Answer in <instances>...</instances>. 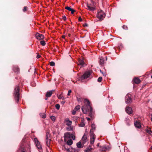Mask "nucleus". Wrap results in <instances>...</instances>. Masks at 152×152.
<instances>
[{"instance_id": "nucleus-63", "label": "nucleus", "mask_w": 152, "mask_h": 152, "mask_svg": "<svg viewBox=\"0 0 152 152\" xmlns=\"http://www.w3.org/2000/svg\"><path fill=\"white\" fill-rule=\"evenodd\" d=\"M59 142L61 144V143L62 142H60V141H59Z\"/></svg>"}, {"instance_id": "nucleus-30", "label": "nucleus", "mask_w": 152, "mask_h": 152, "mask_svg": "<svg viewBox=\"0 0 152 152\" xmlns=\"http://www.w3.org/2000/svg\"><path fill=\"white\" fill-rule=\"evenodd\" d=\"M80 105H78L76 106L75 109L74 110H75L76 111H77L78 110H79L80 109Z\"/></svg>"}, {"instance_id": "nucleus-6", "label": "nucleus", "mask_w": 152, "mask_h": 152, "mask_svg": "<svg viewBox=\"0 0 152 152\" xmlns=\"http://www.w3.org/2000/svg\"><path fill=\"white\" fill-rule=\"evenodd\" d=\"M34 141L36 147L39 151H42V147L40 144V142L38 140L37 138H35L34 139Z\"/></svg>"}, {"instance_id": "nucleus-25", "label": "nucleus", "mask_w": 152, "mask_h": 152, "mask_svg": "<svg viewBox=\"0 0 152 152\" xmlns=\"http://www.w3.org/2000/svg\"><path fill=\"white\" fill-rule=\"evenodd\" d=\"M77 148H82L83 146H82L81 143V142L80 141L76 144Z\"/></svg>"}, {"instance_id": "nucleus-32", "label": "nucleus", "mask_w": 152, "mask_h": 152, "mask_svg": "<svg viewBox=\"0 0 152 152\" xmlns=\"http://www.w3.org/2000/svg\"><path fill=\"white\" fill-rule=\"evenodd\" d=\"M86 139L87 137L86 136V135L85 134H84L82 137V140L84 142H86Z\"/></svg>"}, {"instance_id": "nucleus-50", "label": "nucleus", "mask_w": 152, "mask_h": 152, "mask_svg": "<svg viewBox=\"0 0 152 152\" xmlns=\"http://www.w3.org/2000/svg\"><path fill=\"white\" fill-rule=\"evenodd\" d=\"M88 26V25L87 23H85V24L83 25V26L84 27H85V26Z\"/></svg>"}, {"instance_id": "nucleus-36", "label": "nucleus", "mask_w": 152, "mask_h": 152, "mask_svg": "<svg viewBox=\"0 0 152 152\" xmlns=\"http://www.w3.org/2000/svg\"><path fill=\"white\" fill-rule=\"evenodd\" d=\"M55 107L57 110H59L60 109V105L59 104H57L56 105Z\"/></svg>"}, {"instance_id": "nucleus-20", "label": "nucleus", "mask_w": 152, "mask_h": 152, "mask_svg": "<svg viewBox=\"0 0 152 152\" xmlns=\"http://www.w3.org/2000/svg\"><path fill=\"white\" fill-rule=\"evenodd\" d=\"M84 121V119L83 118H82L81 120V123L80 124H79V126L81 127H84L85 126V124Z\"/></svg>"}, {"instance_id": "nucleus-41", "label": "nucleus", "mask_w": 152, "mask_h": 152, "mask_svg": "<svg viewBox=\"0 0 152 152\" xmlns=\"http://www.w3.org/2000/svg\"><path fill=\"white\" fill-rule=\"evenodd\" d=\"M50 118L51 119V120L53 121H54L55 120L56 118L54 116H51Z\"/></svg>"}, {"instance_id": "nucleus-8", "label": "nucleus", "mask_w": 152, "mask_h": 152, "mask_svg": "<svg viewBox=\"0 0 152 152\" xmlns=\"http://www.w3.org/2000/svg\"><path fill=\"white\" fill-rule=\"evenodd\" d=\"M132 101V98L130 95L127 94L126 96V103H131Z\"/></svg>"}, {"instance_id": "nucleus-4", "label": "nucleus", "mask_w": 152, "mask_h": 152, "mask_svg": "<svg viewBox=\"0 0 152 152\" xmlns=\"http://www.w3.org/2000/svg\"><path fill=\"white\" fill-rule=\"evenodd\" d=\"M91 74V73L90 72L87 71L82 76L79 77L78 80L81 82L83 81V80L89 77Z\"/></svg>"}, {"instance_id": "nucleus-53", "label": "nucleus", "mask_w": 152, "mask_h": 152, "mask_svg": "<svg viewBox=\"0 0 152 152\" xmlns=\"http://www.w3.org/2000/svg\"><path fill=\"white\" fill-rule=\"evenodd\" d=\"M78 118H79V117H77V116L75 117V118L76 120H77V119H78Z\"/></svg>"}, {"instance_id": "nucleus-43", "label": "nucleus", "mask_w": 152, "mask_h": 152, "mask_svg": "<svg viewBox=\"0 0 152 152\" xmlns=\"http://www.w3.org/2000/svg\"><path fill=\"white\" fill-rule=\"evenodd\" d=\"M62 19L64 20L65 21L66 20V17L64 15L62 16Z\"/></svg>"}, {"instance_id": "nucleus-51", "label": "nucleus", "mask_w": 152, "mask_h": 152, "mask_svg": "<svg viewBox=\"0 0 152 152\" xmlns=\"http://www.w3.org/2000/svg\"><path fill=\"white\" fill-rule=\"evenodd\" d=\"M40 57V56L39 55H38L37 56V58H39Z\"/></svg>"}, {"instance_id": "nucleus-55", "label": "nucleus", "mask_w": 152, "mask_h": 152, "mask_svg": "<svg viewBox=\"0 0 152 152\" xmlns=\"http://www.w3.org/2000/svg\"><path fill=\"white\" fill-rule=\"evenodd\" d=\"M79 148H77V151L76 152H78V151H79L80 150V149H79Z\"/></svg>"}, {"instance_id": "nucleus-27", "label": "nucleus", "mask_w": 152, "mask_h": 152, "mask_svg": "<svg viewBox=\"0 0 152 152\" xmlns=\"http://www.w3.org/2000/svg\"><path fill=\"white\" fill-rule=\"evenodd\" d=\"M50 138V134L49 132H47L46 134V139Z\"/></svg>"}, {"instance_id": "nucleus-48", "label": "nucleus", "mask_w": 152, "mask_h": 152, "mask_svg": "<svg viewBox=\"0 0 152 152\" xmlns=\"http://www.w3.org/2000/svg\"><path fill=\"white\" fill-rule=\"evenodd\" d=\"M78 20L80 21H82V18H81V17H80L79 18Z\"/></svg>"}, {"instance_id": "nucleus-3", "label": "nucleus", "mask_w": 152, "mask_h": 152, "mask_svg": "<svg viewBox=\"0 0 152 152\" xmlns=\"http://www.w3.org/2000/svg\"><path fill=\"white\" fill-rule=\"evenodd\" d=\"M26 149H27V150H28V151H30V145L28 144H27L26 146V147H25L24 145H22L20 146L18 151L19 152H26Z\"/></svg>"}, {"instance_id": "nucleus-17", "label": "nucleus", "mask_w": 152, "mask_h": 152, "mask_svg": "<svg viewBox=\"0 0 152 152\" xmlns=\"http://www.w3.org/2000/svg\"><path fill=\"white\" fill-rule=\"evenodd\" d=\"M135 126L137 128H139L141 127V124L140 122L136 121L134 123Z\"/></svg>"}, {"instance_id": "nucleus-57", "label": "nucleus", "mask_w": 152, "mask_h": 152, "mask_svg": "<svg viewBox=\"0 0 152 152\" xmlns=\"http://www.w3.org/2000/svg\"><path fill=\"white\" fill-rule=\"evenodd\" d=\"M91 2L92 3V4L93 5H94V2L93 1H91Z\"/></svg>"}, {"instance_id": "nucleus-45", "label": "nucleus", "mask_w": 152, "mask_h": 152, "mask_svg": "<svg viewBox=\"0 0 152 152\" xmlns=\"http://www.w3.org/2000/svg\"><path fill=\"white\" fill-rule=\"evenodd\" d=\"M72 92V91L71 90H69L68 91V93L67 94V95L69 96L70 95V93H71Z\"/></svg>"}, {"instance_id": "nucleus-13", "label": "nucleus", "mask_w": 152, "mask_h": 152, "mask_svg": "<svg viewBox=\"0 0 152 152\" xmlns=\"http://www.w3.org/2000/svg\"><path fill=\"white\" fill-rule=\"evenodd\" d=\"M54 91V90H52L47 91L46 94L45 96L47 97H50L53 94V92Z\"/></svg>"}, {"instance_id": "nucleus-9", "label": "nucleus", "mask_w": 152, "mask_h": 152, "mask_svg": "<svg viewBox=\"0 0 152 152\" xmlns=\"http://www.w3.org/2000/svg\"><path fill=\"white\" fill-rule=\"evenodd\" d=\"M36 36L37 39L39 40L43 39L44 38V35L40 34L38 33H37L36 34Z\"/></svg>"}, {"instance_id": "nucleus-39", "label": "nucleus", "mask_w": 152, "mask_h": 152, "mask_svg": "<svg viewBox=\"0 0 152 152\" xmlns=\"http://www.w3.org/2000/svg\"><path fill=\"white\" fill-rule=\"evenodd\" d=\"M72 122L71 121H69L68 122H67L66 123V124L68 126H70L72 124Z\"/></svg>"}, {"instance_id": "nucleus-14", "label": "nucleus", "mask_w": 152, "mask_h": 152, "mask_svg": "<svg viewBox=\"0 0 152 152\" xmlns=\"http://www.w3.org/2000/svg\"><path fill=\"white\" fill-rule=\"evenodd\" d=\"M65 9L68 10L69 11L71 12V14H72L74 12H76V10L71 8L70 7H65Z\"/></svg>"}, {"instance_id": "nucleus-16", "label": "nucleus", "mask_w": 152, "mask_h": 152, "mask_svg": "<svg viewBox=\"0 0 152 152\" xmlns=\"http://www.w3.org/2000/svg\"><path fill=\"white\" fill-rule=\"evenodd\" d=\"M13 69L15 72L17 73H18L19 72L20 69L17 66H14Z\"/></svg>"}, {"instance_id": "nucleus-23", "label": "nucleus", "mask_w": 152, "mask_h": 152, "mask_svg": "<svg viewBox=\"0 0 152 152\" xmlns=\"http://www.w3.org/2000/svg\"><path fill=\"white\" fill-rule=\"evenodd\" d=\"M104 59L102 57L100 58V60L99 61V64L100 65H102L104 63Z\"/></svg>"}, {"instance_id": "nucleus-34", "label": "nucleus", "mask_w": 152, "mask_h": 152, "mask_svg": "<svg viewBox=\"0 0 152 152\" xmlns=\"http://www.w3.org/2000/svg\"><path fill=\"white\" fill-rule=\"evenodd\" d=\"M58 98L59 99H65V98L63 96H62L61 94H60L58 96Z\"/></svg>"}, {"instance_id": "nucleus-24", "label": "nucleus", "mask_w": 152, "mask_h": 152, "mask_svg": "<svg viewBox=\"0 0 152 152\" xmlns=\"http://www.w3.org/2000/svg\"><path fill=\"white\" fill-rule=\"evenodd\" d=\"M73 142L71 139H69L67 142V143H66L69 145H71L73 143Z\"/></svg>"}, {"instance_id": "nucleus-47", "label": "nucleus", "mask_w": 152, "mask_h": 152, "mask_svg": "<svg viewBox=\"0 0 152 152\" xmlns=\"http://www.w3.org/2000/svg\"><path fill=\"white\" fill-rule=\"evenodd\" d=\"M65 122H68L69 121H70L69 120V119L68 118H66V119H65Z\"/></svg>"}, {"instance_id": "nucleus-5", "label": "nucleus", "mask_w": 152, "mask_h": 152, "mask_svg": "<svg viewBox=\"0 0 152 152\" xmlns=\"http://www.w3.org/2000/svg\"><path fill=\"white\" fill-rule=\"evenodd\" d=\"M105 14L103 11L102 10H100L98 12L97 14V17L100 20V21H102L105 18Z\"/></svg>"}, {"instance_id": "nucleus-46", "label": "nucleus", "mask_w": 152, "mask_h": 152, "mask_svg": "<svg viewBox=\"0 0 152 152\" xmlns=\"http://www.w3.org/2000/svg\"><path fill=\"white\" fill-rule=\"evenodd\" d=\"M77 100L79 102L81 101V99L80 98L77 97Z\"/></svg>"}, {"instance_id": "nucleus-12", "label": "nucleus", "mask_w": 152, "mask_h": 152, "mask_svg": "<svg viewBox=\"0 0 152 152\" xmlns=\"http://www.w3.org/2000/svg\"><path fill=\"white\" fill-rule=\"evenodd\" d=\"M133 81L135 84H139L141 82V80L139 78L136 77L134 78Z\"/></svg>"}, {"instance_id": "nucleus-60", "label": "nucleus", "mask_w": 152, "mask_h": 152, "mask_svg": "<svg viewBox=\"0 0 152 152\" xmlns=\"http://www.w3.org/2000/svg\"><path fill=\"white\" fill-rule=\"evenodd\" d=\"M48 97H46L45 98V100H47L48 99Z\"/></svg>"}, {"instance_id": "nucleus-10", "label": "nucleus", "mask_w": 152, "mask_h": 152, "mask_svg": "<svg viewBox=\"0 0 152 152\" xmlns=\"http://www.w3.org/2000/svg\"><path fill=\"white\" fill-rule=\"evenodd\" d=\"M62 149L64 150H66L68 152H70L71 149L68 148V145L66 144H64L62 146Z\"/></svg>"}, {"instance_id": "nucleus-61", "label": "nucleus", "mask_w": 152, "mask_h": 152, "mask_svg": "<svg viewBox=\"0 0 152 152\" xmlns=\"http://www.w3.org/2000/svg\"><path fill=\"white\" fill-rule=\"evenodd\" d=\"M105 59H106V60H107V56H106V57H105Z\"/></svg>"}, {"instance_id": "nucleus-37", "label": "nucleus", "mask_w": 152, "mask_h": 152, "mask_svg": "<svg viewBox=\"0 0 152 152\" xmlns=\"http://www.w3.org/2000/svg\"><path fill=\"white\" fill-rule=\"evenodd\" d=\"M50 64L51 66H54L55 65V63L53 61H51L50 62Z\"/></svg>"}, {"instance_id": "nucleus-59", "label": "nucleus", "mask_w": 152, "mask_h": 152, "mask_svg": "<svg viewBox=\"0 0 152 152\" xmlns=\"http://www.w3.org/2000/svg\"><path fill=\"white\" fill-rule=\"evenodd\" d=\"M65 35H64L62 36V37L63 38H65Z\"/></svg>"}, {"instance_id": "nucleus-35", "label": "nucleus", "mask_w": 152, "mask_h": 152, "mask_svg": "<svg viewBox=\"0 0 152 152\" xmlns=\"http://www.w3.org/2000/svg\"><path fill=\"white\" fill-rule=\"evenodd\" d=\"M146 132L148 134H151L152 133V130H151V129H148L146 130Z\"/></svg>"}, {"instance_id": "nucleus-2", "label": "nucleus", "mask_w": 152, "mask_h": 152, "mask_svg": "<svg viewBox=\"0 0 152 152\" xmlns=\"http://www.w3.org/2000/svg\"><path fill=\"white\" fill-rule=\"evenodd\" d=\"M20 87L18 86H16L14 89V92L13 94L15 102L18 103L20 99Z\"/></svg>"}, {"instance_id": "nucleus-38", "label": "nucleus", "mask_w": 152, "mask_h": 152, "mask_svg": "<svg viewBox=\"0 0 152 152\" xmlns=\"http://www.w3.org/2000/svg\"><path fill=\"white\" fill-rule=\"evenodd\" d=\"M102 80V77H99L98 79V82H100Z\"/></svg>"}, {"instance_id": "nucleus-7", "label": "nucleus", "mask_w": 152, "mask_h": 152, "mask_svg": "<svg viewBox=\"0 0 152 152\" xmlns=\"http://www.w3.org/2000/svg\"><path fill=\"white\" fill-rule=\"evenodd\" d=\"M90 143L91 145H93V144L94 141L95 135L94 134V132L91 131V130H90Z\"/></svg>"}, {"instance_id": "nucleus-44", "label": "nucleus", "mask_w": 152, "mask_h": 152, "mask_svg": "<svg viewBox=\"0 0 152 152\" xmlns=\"http://www.w3.org/2000/svg\"><path fill=\"white\" fill-rule=\"evenodd\" d=\"M76 111H77L74 110L72 113V114L73 115H75V114Z\"/></svg>"}, {"instance_id": "nucleus-62", "label": "nucleus", "mask_w": 152, "mask_h": 152, "mask_svg": "<svg viewBox=\"0 0 152 152\" xmlns=\"http://www.w3.org/2000/svg\"><path fill=\"white\" fill-rule=\"evenodd\" d=\"M60 142H63V140L62 139H61V140Z\"/></svg>"}, {"instance_id": "nucleus-22", "label": "nucleus", "mask_w": 152, "mask_h": 152, "mask_svg": "<svg viewBox=\"0 0 152 152\" xmlns=\"http://www.w3.org/2000/svg\"><path fill=\"white\" fill-rule=\"evenodd\" d=\"M84 64V62L83 60L81 59L79 60L78 63V65L83 66Z\"/></svg>"}, {"instance_id": "nucleus-40", "label": "nucleus", "mask_w": 152, "mask_h": 152, "mask_svg": "<svg viewBox=\"0 0 152 152\" xmlns=\"http://www.w3.org/2000/svg\"><path fill=\"white\" fill-rule=\"evenodd\" d=\"M27 8H28L27 7H24L23 9V11L24 12H25L27 10Z\"/></svg>"}, {"instance_id": "nucleus-64", "label": "nucleus", "mask_w": 152, "mask_h": 152, "mask_svg": "<svg viewBox=\"0 0 152 152\" xmlns=\"http://www.w3.org/2000/svg\"><path fill=\"white\" fill-rule=\"evenodd\" d=\"M68 36H69V37H70V34H68Z\"/></svg>"}, {"instance_id": "nucleus-31", "label": "nucleus", "mask_w": 152, "mask_h": 152, "mask_svg": "<svg viewBox=\"0 0 152 152\" xmlns=\"http://www.w3.org/2000/svg\"><path fill=\"white\" fill-rule=\"evenodd\" d=\"M71 149V150L70 151V152H75L77 151V148H73L72 147L70 148Z\"/></svg>"}, {"instance_id": "nucleus-19", "label": "nucleus", "mask_w": 152, "mask_h": 152, "mask_svg": "<svg viewBox=\"0 0 152 152\" xmlns=\"http://www.w3.org/2000/svg\"><path fill=\"white\" fill-rule=\"evenodd\" d=\"M93 149V148H91L90 146L87 148L85 150H84L85 152H93L92 150Z\"/></svg>"}, {"instance_id": "nucleus-52", "label": "nucleus", "mask_w": 152, "mask_h": 152, "mask_svg": "<svg viewBox=\"0 0 152 152\" xmlns=\"http://www.w3.org/2000/svg\"><path fill=\"white\" fill-rule=\"evenodd\" d=\"M65 102V101H63L62 102H61V103L63 104H64Z\"/></svg>"}, {"instance_id": "nucleus-15", "label": "nucleus", "mask_w": 152, "mask_h": 152, "mask_svg": "<svg viewBox=\"0 0 152 152\" xmlns=\"http://www.w3.org/2000/svg\"><path fill=\"white\" fill-rule=\"evenodd\" d=\"M93 5L91 4H88L87 5V7L88 8V10L90 11H94L95 10V7H91Z\"/></svg>"}, {"instance_id": "nucleus-56", "label": "nucleus", "mask_w": 152, "mask_h": 152, "mask_svg": "<svg viewBox=\"0 0 152 152\" xmlns=\"http://www.w3.org/2000/svg\"><path fill=\"white\" fill-rule=\"evenodd\" d=\"M86 118L87 119L88 121H89L90 120V119L89 118L86 117Z\"/></svg>"}, {"instance_id": "nucleus-58", "label": "nucleus", "mask_w": 152, "mask_h": 152, "mask_svg": "<svg viewBox=\"0 0 152 152\" xmlns=\"http://www.w3.org/2000/svg\"><path fill=\"white\" fill-rule=\"evenodd\" d=\"M99 144L100 143H98L96 145L97 146H98V147H99Z\"/></svg>"}, {"instance_id": "nucleus-54", "label": "nucleus", "mask_w": 152, "mask_h": 152, "mask_svg": "<svg viewBox=\"0 0 152 152\" xmlns=\"http://www.w3.org/2000/svg\"><path fill=\"white\" fill-rule=\"evenodd\" d=\"M67 139V138H64V141L65 142H67V141H66V139Z\"/></svg>"}, {"instance_id": "nucleus-26", "label": "nucleus", "mask_w": 152, "mask_h": 152, "mask_svg": "<svg viewBox=\"0 0 152 152\" xmlns=\"http://www.w3.org/2000/svg\"><path fill=\"white\" fill-rule=\"evenodd\" d=\"M46 141L47 145L48 146H49L50 144V143L51 141L50 138L47 139H46Z\"/></svg>"}, {"instance_id": "nucleus-11", "label": "nucleus", "mask_w": 152, "mask_h": 152, "mask_svg": "<svg viewBox=\"0 0 152 152\" xmlns=\"http://www.w3.org/2000/svg\"><path fill=\"white\" fill-rule=\"evenodd\" d=\"M126 112L129 114H131L132 113V109L130 107H126L125 109Z\"/></svg>"}, {"instance_id": "nucleus-1", "label": "nucleus", "mask_w": 152, "mask_h": 152, "mask_svg": "<svg viewBox=\"0 0 152 152\" xmlns=\"http://www.w3.org/2000/svg\"><path fill=\"white\" fill-rule=\"evenodd\" d=\"M85 105L82 106V110L83 113L86 114L89 112V116L92 117V108L90 105V102L88 100L85 99L84 100Z\"/></svg>"}, {"instance_id": "nucleus-18", "label": "nucleus", "mask_w": 152, "mask_h": 152, "mask_svg": "<svg viewBox=\"0 0 152 152\" xmlns=\"http://www.w3.org/2000/svg\"><path fill=\"white\" fill-rule=\"evenodd\" d=\"M71 137V135L70 133L69 132L66 133L64 134V138H69Z\"/></svg>"}, {"instance_id": "nucleus-21", "label": "nucleus", "mask_w": 152, "mask_h": 152, "mask_svg": "<svg viewBox=\"0 0 152 152\" xmlns=\"http://www.w3.org/2000/svg\"><path fill=\"white\" fill-rule=\"evenodd\" d=\"M107 149L106 146H100V147L99 151H105Z\"/></svg>"}, {"instance_id": "nucleus-33", "label": "nucleus", "mask_w": 152, "mask_h": 152, "mask_svg": "<svg viewBox=\"0 0 152 152\" xmlns=\"http://www.w3.org/2000/svg\"><path fill=\"white\" fill-rule=\"evenodd\" d=\"M41 44L43 46H44L45 45L46 43L45 41L43 40L41 41H40Z\"/></svg>"}, {"instance_id": "nucleus-28", "label": "nucleus", "mask_w": 152, "mask_h": 152, "mask_svg": "<svg viewBox=\"0 0 152 152\" xmlns=\"http://www.w3.org/2000/svg\"><path fill=\"white\" fill-rule=\"evenodd\" d=\"M39 115L43 118H45L46 117V115L44 113H40Z\"/></svg>"}, {"instance_id": "nucleus-29", "label": "nucleus", "mask_w": 152, "mask_h": 152, "mask_svg": "<svg viewBox=\"0 0 152 152\" xmlns=\"http://www.w3.org/2000/svg\"><path fill=\"white\" fill-rule=\"evenodd\" d=\"M91 131L93 132V130L95 129L96 126L94 124H92L91 126Z\"/></svg>"}, {"instance_id": "nucleus-49", "label": "nucleus", "mask_w": 152, "mask_h": 152, "mask_svg": "<svg viewBox=\"0 0 152 152\" xmlns=\"http://www.w3.org/2000/svg\"><path fill=\"white\" fill-rule=\"evenodd\" d=\"M72 137L73 140H75V136H72Z\"/></svg>"}, {"instance_id": "nucleus-42", "label": "nucleus", "mask_w": 152, "mask_h": 152, "mask_svg": "<svg viewBox=\"0 0 152 152\" xmlns=\"http://www.w3.org/2000/svg\"><path fill=\"white\" fill-rule=\"evenodd\" d=\"M123 28L125 30H126L128 29V27L124 25L122 26Z\"/></svg>"}]
</instances>
